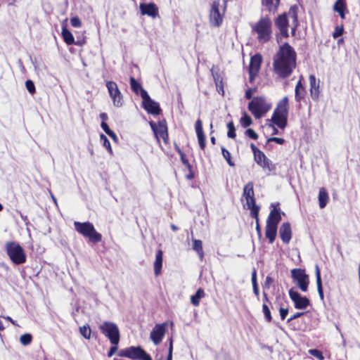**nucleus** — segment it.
<instances>
[{
	"mask_svg": "<svg viewBox=\"0 0 360 360\" xmlns=\"http://www.w3.org/2000/svg\"><path fill=\"white\" fill-rule=\"evenodd\" d=\"M297 54L292 46H280L273 58V71L280 79L290 76L296 68Z\"/></svg>",
	"mask_w": 360,
	"mask_h": 360,
	"instance_id": "1",
	"label": "nucleus"
},
{
	"mask_svg": "<svg viewBox=\"0 0 360 360\" xmlns=\"http://www.w3.org/2000/svg\"><path fill=\"white\" fill-rule=\"evenodd\" d=\"M251 281H252V285L257 284V272H256V271L255 269L253 270V271L252 273Z\"/></svg>",
	"mask_w": 360,
	"mask_h": 360,
	"instance_id": "58",
	"label": "nucleus"
},
{
	"mask_svg": "<svg viewBox=\"0 0 360 360\" xmlns=\"http://www.w3.org/2000/svg\"><path fill=\"white\" fill-rule=\"evenodd\" d=\"M130 85L131 90L136 94H140L141 96V92L143 90H145L143 89L142 86L139 82H138L134 77H130Z\"/></svg>",
	"mask_w": 360,
	"mask_h": 360,
	"instance_id": "35",
	"label": "nucleus"
},
{
	"mask_svg": "<svg viewBox=\"0 0 360 360\" xmlns=\"http://www.w3.org/2000/svg\"><path fill=\"white\" fill-rule=\"evenodd\" d=\"M308 352L318 360H324L323 353L317 349H311L308 351Z\"/></svg>",
	"mask_w": 360,
	"mask_h": 360,
	"instance_id": "43",
	"label": "nucleus"
},
{
	"mask_svg": "<svg viewBox=\"0 0 360 360\" xmlns=\"http://www.w3.org/2000/svg\"><path fill=\"white\" fill-rule=\"evenodd\" d=\"M273 282L274 279L271 276H267L265 278V281L263 285L264 288L269 289L271 284L273 283Z\"/></svg>",
	"mask_w": 360,
	"mask_h": 360,
	"instance_id": "55",
	"label": "nucleus"
},
{
	"mask_svg": "<svg viewBox=\"0 0 360 360\" xmlns=\"http://www.w3.org/2000/svg\"><path fill=\"white\" fill-rule=\"evenodd\" d=\"M101 127L107 134L112 131L105 122H102L101 124Z\"/></svg>",
	"mask_w": 360,
	"mask_h": 360,
	"instance_id": "57",
	"label": "nucleus"
},
{
	"mask_svg": "<svg viewBox=\"0 0 360 360\" xmlns=\"http://www.w3.org/2000/svg\"><path fill=\"white\" fill-rule=\"evenodd\" d=\"M100 117L102 119V122H105L108 120V115L105 112L101 113Z\"/></svg>",
	"mask_w": 360,
	"mask_h": 360,
	"instance_id": "64",
	"label": "nucleus"
},
{
	"mask_svg": "<svg viewBox=\"0 0 360 360\" xmlns=\"http://www.w3.org/2000/svg\"><path fill=\"white\" fill-rule=\"evenodd\" d=\"M32 341V335L30 333H25L20 338V342L22 345H28Z\"/></svg>",
	"mask_w": 360,
	"mask_h": 360,
	"instance_id": "40",
	"label": "nucleus"
},
{
	"mask_svg": "<svg viewBox=\"0 0 360 360\" xmlns=\"http://www.w3.org/2000/svg\"><path fill=\"white\" fill-rule=\"evenodd\" d=\"M288 98L283 97L278 103L271 117V122L278 128L283 129L288 124Z\"/></svg>",
	"mask_w": 360,
	"mask_h": 360,
	"instance_id": "3",
	"label": "nucleus"
},
{
	"mask_svg": "<svg viewBox=\"0 0 360 360\" xmlns=\"http://www.w3.org/2000/svg\"><path fill=\"white\" fill-rule=\"evenodd\" d=\"M250 216L252 218L255 219V222H256L255 229L257 231V233L259 237L260 238L262 236V229H261V226H260V224L259 222V214H257V217H255V215H250Z\"/></svg>",
	"mask_w": 360,
	"mask_h": 360,
	"instance_id": "47",
	"label": "nucleus"
},
{
	"mask_svg": "<svg viewBox=\"0 0 360 360\" xmlns=\"http://www.w3.org/2000/svg\"><path fill=\"white\" fill-rule=\"evenodd\" d=\"M269 304L263 303V304H262V312L264 314V319H265L266 321L268 322V323H270V322L272 321L273 318H272V316H271V313Z\"/></svg>",
	"mask_w": 360,
	"mask_h": 360,
	"instance_id": "37",
	"label": "nucleus"
},
{
	"mask_svg": "<svg viewBox=\"0 0 360 360\" xmlns=\"http://www.w3.org/2000/svg\"><path fill=\"white\" fill-rule=\"evenodd\" d=\"M304 312H296L292 316H291L289 319H287V323L290 326L292 324L293 320L302 316L304 315Z\"/></svg>",
	"mask_w": 360,
	"mask_h": 360,
	"instance_id": "50",
	"label": "nucleus"
},
{
	"mask_svg": "<svg viewBox=\"0 0 360 360\" xmlns=\"http://www.w3.org/2000/svg\"><path fill=\"white\" fill-rule=\"evenodd\" d=\"M195 129L199 143L202 150H205L206 147V137L202 129V122L200 119H198L195 124Z\"/></svg>",
	"mask_w": 360,
	"mask_h": 360,
	"instance_id": "21",
	"label": "nucleus"
},
{
	"mask_svg": "<svg viewBox=\"0 0 360 360\" xmlns=\"http://www.w3.org/2000/svg\"><path fill=\"white\" fill-rule=\"evenodd\" d=\"M74 227L77 232L87 238L89 241L94 243H98L102 240V235L96 230L94 224L89 221H75Z\"/></svg>",
	"mask_w": 360,
	"mask_h": 360,
	"instance_id": "4",
	"label": "nucleus"
},
{
	"mask_svg": "<svg viewBox=\"0 0 360 360\" xmlns=\"http://www.w3.org/2000/svg\"><path fill=\"white\" fill-rule=\"evenodd\" d=\"M118 349V345H112V347L110 348L108 352V356L111 357L113 356V354L117 351Z\"/></svg>",
	"mask_w": 360,
	"mask_h": 360,
	"instance_id": "56",
	"label": "nucleus"
},
{
	"mask_svg": "<svg viewBox=\"0 0 360 360\" xmlns=\"http://www.w3.org/2000/svg\"><path fill=\"white\" fill-rule=\"evenodd\" d=\"M251 150L254 155V160L264 170H267L269 172L276 170L275 165L269 159L264 153L259 150L254 143L250 144Z\"/></svg>",
	"mask_w": 360,
	"mask_h": 360,
	"instance_id": "11",
	"label": "nucleus"
},
{
	"mask_svg": "<svg viewBox=\"0 0 360 360\" xmlns=\"http://www.w3.org/2000/svg\"><path fill=\"white\" fill-rule=\"evenodd\" d=\"M291 277L297 286L302 291L307 292L309 284V276L302 269H293L290 271Z\"/></svg>",
	"mask_w": 360,
	"mask_h": 360,
	"instance_id": "14",
	"label": "nucleus"
},
{
	"mask_svg": "<svg viewBox=\"0 0 360 360\" xmlns=\"http://www.w3.org/2000/svg\"><path fill=\"white\" fill-rule=\"evenodd\" d=\"M167 325L166 322L155 324L150 332V338L155 345H159L162 342L166 333Z\"/></svg>",
	"mask_w": 360,
	"mask_h": 360,
	"instance_id": "19",
	"label": "nucleus"
},
{
	"mask_svg": "<svg viewBox=\"0 0 360 360\" xmlns=\"http://www.w3.org/2000/svg\"><path fill=\"white\" fill-rule=\"evenodd\" d=\"M118 355L131 360H152L151 356L141 347L131 346L121 349Z\"/></svg>",
	"mask_w": 360,
	"mask_h": 360,
	"instance_id": "10",
	"label": "nucleus"
},
{
	"mask_svg": "<svg viewBox=\"0 0 360 360\" xmlns=\"http://www.w3.org/2000/svg\"><path fill=\"white\" fill-rule=\"evenodd\" d=\"M315 274H316V285H317V290L319 292V295L320 297V299L321 300H324V295H323V285H322V281H321V271L319 269V266L318 264L315 266Z\"/></svg>",
	"mask_w": 360,
	"mask_h": 360,
	"instance_id": "30",
	"label": "nucleus"
},
{
	"mask_svg": "<svg viewBox=\"0 0 360 360\" xmlns=\"http://www.w3.org/2000/svg\"><path fill=\"white\" fill-rule=\"evenodd\" d=\"M289 297L297 309H304L310 305V301L307 297H302L298 292L291 288L288 291Z\"/></svg>",
	"mask_w": 360,
	"mask_h": 360,
	"instance_id": "17",
	"label": "nucleus"
},
{
	"mask_svg": "<svg viewBox=\"0 0 360 360\" xmlns=\"http://www.w3.org/2000/svg\"><path fill=\"white\" fill-rule=\"evenodd\" d=\"M245 134L253 140H257L258 139V134L252 129H248L245 131Z\"/></svg>",
	"mask_w": 360,
	"mask_h": 360,
	"instance_id": "49",
	"label": "nucleus"
},
{
	"mask_svg": "<svg viewBox=\"0 0 360 360\" xmlns=\"http://www.w3.org/2000/svg\"><path fill=\"white\" fill-rule=\"evenodd\" d=\"M318 198L320 208H324L329 200L328 193L325 188L322 187L319 189Z\"/></svg>",
	"mask_w": 360,
	"mask_h": 360,
	"instance_id": "31",
	"label": "nucleus"
},
{
	"mask_svg": "<svg viewBox=\"0 0 360 360\" xmlns=\"http://www.w3.org/2000/svg\"><path fill=\"white\" fill-rule=\"evenodd\" d=\"M252 289H253L254 294L258 297L259 295V290L258 284L253 285H252Z\"/></svg>",
	"mask_w": 360,
	"mask_h": 360,
	"instance_id": "61",
	"label": "nucleus"
},
{
	"mask_svg": "<svg viewBox=\"0 0 360 360\" xmlns=\"http://www.w3.org/2000/svg\"><path fill=\"white\" fill-rule=\"evenodd\" d=\"M267 142H275L278 144L283 145L285 143V140L283 138L271 137L267 139Z\"/></svg>",
	"mask_w": 360,
	"mask_h": 360,
	"instance_id": "52",
	"label": "nucleus"
},
{
	"mask_svg": "<svg viewBox=\"0 0 360 360\" xmlns=\"http://www.w3.org/2000/svg\"><path fill=\"white\" fill-rule=\"evenodd\" d=\"M101 332L109 339L112 345H118L120 333L118 326L113 322L104 321L99 326Z\"/></svg>",
	"mask_w": 360,
	"mask_h": 360,
	"instance_id": "12",
	"label": "nucleus"
},
{
	"mask_svg": "<svg viewBox=\"0 0 360 360\" xmlns=\"http://www.w3.org/2000/svg\"><path fill=\"white\" fill-rule=\"evenodd\" d=\"M228 132L227 136L231 139H235L236 136V129L233 122H230L227 124Z\"/></svg>",
	"mask_w": 360,
	"mask_h": 360,
	"instance_id": "41",
	"label": "nucleus"
},
{
	"mask_svg": "<svg viewBox=\"0 0 360 360\" xmlns=\"http://www.w3.org/2000/svg\"><path fill=\"white\" fill-rule=\"evenodd\" d=\"M307 91L304 86L302 79L300 78L296 84L295 88V100L300 103L306 96Z\"/></svg>",
	"mask_w": 360,
	"mask_h": 360,
	"instance_id": "26",
	"label": "nucleus"
},
{
	"mask_svg": "<svg viewBox=\"0 0 360 360\" xmlns=\"http://www.w3.org/2000/svg\"><path fill=\"white\" fill-rule=\"evenodd\" d=\"M333 10L339 13L342 19H345V11H347L346 0H337L333 6Z\"/></svg>",
	"mask_w": 360,
	"mask_h": 360,
	"instance_id": "28",
	"label": "nucleus"
},
{
	"mask_svg": "<svg viewBox=\"0 0 360 360\" xmlns=\"http://www.w3.org/2000/svg\"><path fill=\"white\" fill-rule=\"evenodd\" d=\"M243 198H244L246 201L247 209L250 210V214L257 217V215L259 214L260 207L256 205L252 182H248L244 186Z\"/></svg>",
	"mask_w": 360,
	"mask_h": 360,
	"instance_id": "8",
	"label": "nucleus"
},
{
	"mask_svg": "<svg viewBox=\"0 0 360 360\" xmlns=\"http://www.w3.org/2000/svg\"><path fill=\"white\" fill-rule=\"evenodd\" d=\"M141 98L143 99V108L148 113L153 115H158L161 114L162 109L160 107L159 103L152 100L146 90L142 91Z\"/></svg>",
	"mask_w": 360,
	"mask_h": 360,
	"instance_id": "15",
	"label": "nucleus"
},
{
	"mask_svg": "<svg viewBox=\"0 0 360 360\" xmlns=\"http://www.w3.org/2000/svg\"><path fill=\"white\" fill-rule=\"evenodd\" d=\"M5 250L13 264L19 265L26 262V253L18 243L15 241L7 242L5 245Z\"/></svg>",
	"mask_w": 360,
	"mask_h": 360,
	"instance_id": "6",
	"label": "nucleus"
},
{
	"mask_svg": "<svg viewBox=\"0 0 360 360\" xmlns=\"http://www.w3.org/2000/svg\"><path fill=\"white\" fill-rule=\"evenodd\" d=\"M240 123L243 127H247L252 124V120L246 112H244L243 116L240 118Z\"/></svg>",
	"mask_w": 360,
	"mask_h": 360,
	"instance_id": "42",
	"label": "nucleus"
},
{
	"mask_svg": "<svg viewBox=\"0 0 360 360\" xmlns=\"http://www.w3.org/2000/svg\"><path fill=\"white\" fill-rule=\"evenodd\" d=\"M192 241H193V245H192L193 250L196 252L200 259L202 260L204 258L205 254H204V250H203V248H202V240H200L199 239L193 238Z\"/></svg>",
	"mask_w": 360,
	"mask_h": 360,
	"instance_id": "32",
	"label": "nucleus"
},
{
	"mask_svg": "<svg viewBox=\"0 0 360 360\" xmlns=\"http://www.w3.org/2000/svg\"><path fill=\"white\" fill-rule=\"evenodd\" d=\"M180 155L181 161L183 164H187L188 162V160L186 158V155L184 153H181L179 154Z\"/></svg>",
	"mask_w": 360,
	"mask_h": 360,
	"instance_id": "60",
	"label": "nucleus"
},
{
	"mask_svg": "<svg viewBox=\"0 0 360 360\" xmlns=\"http://www.w3.org/2000/svg\"><path fill=\"white\" fill-rule=\"evenodd\" d=\"M296 11V6L291 7L288 14L283 13L278 15V18L276 19L275 25L279 31V32L276 33V34L278 44H281V45H289L288 42H282L281 41L283 38L288 37V18L292 20V26L291 28V34L292 36L295 35L296 28L298 25L297 15Z\"/></svg>",
	"mask_w": 360,
	"mask_h": 360,
	"instance_id": "2",
	"label": "nucleus"
},
{
	"mask_svg": "<svg viewBox=\"0 0 360 360\" xmlns=\"http://www.w3.org/2000/svg\"><path fill=\"white\" fill-rule=\"evenodd\" d=\"M193 178H194V173H193V171L192 169V170H190L189 171V174H188L186 175V179L191 180V179H192Z\"/></svg>",
	"mask_w": 360,
	"mask_h": 360,
	"instance_id": "63",
	"label": "nucleus"
},
{
	"mask_svg": "<svg viewBox=\"0 0 360 360\" xmlns=\"http://www.w3.org/2000/svg\"><path fill=\"white\" fill-rule=\"evenodd\" d=\"M70 23L74 27H79L82 25L80 19L77 16L72 17L70 19Z\"/></svg>",
	"mask_w": 360,
	"mask_h": 360,
	"instance_id": "51",
	"label": "nucleus"
},
{
	"mask_svg": "<svg viewBox=\"0 0 360 360\" xmlns=\"http://www.w3.org/2000/svg\"><path fill=\"white\" fill-rule=\"evenodd\" d=\"M163 262V252L161 249L156 251L155 259L153 263L154 274L156 276H159L162 273V267Z\"/></svg>",
	"mask_w": 360,
	"mask_h": 360,
	"instance_id": "24",
	"label": "nucleus"
},
{
	"mask_svg": "<svg viewBox=\"0 0 360 360\" xmlns=\"http://www.w3.org/2000/svg\"><path fill=\"white\" fill-rule=\"evenodd\" d=\"M139 8L142 15H147L153 18L158 15V8L153 3L140 4Z\"/></svg>",
	"mask_w": 360,
	"mask_h": 360,
	"instance_id": "23",
	"label": "nucleus"
},
{
	"mask_svg": "<svg viewBox=\"0 0 360 360\" xmlns=\"http://www.w3.org/2000/svg\"><path fill=\"white\" fill-rule=\"evenodd\" d=\"M62 36L68 45H71L74 42V37L72 33L66 27H63Z\"/></svg>",
	"mask_w": 360,
	"mask_h": 360,
	"instance_id": "36",
	"label": "nucleus"
},
{
	"mask_svg": "<svg viewBox=\"0 0 360 360\" xmlns=\"http://www.w3.org/2000/svg\"><path fill=\"white\" fill-rule=\"evenodd\" d=\"M342 32H343L342 28L339 29L338 27H336L335 31L333 33L334 38H337V37H340V35H342Z\"/></svg>",
	"mask_w": 360,
	"mask_h": 360,
	"instance_id": "59",
	"label": "nucleus"
},
{
	"mask_svg": "<svg viewBox=\"0 0 360 360\" xmlns=\"http://www.w3.org/2000/svg\"><path fill=\"white\" fill-rule=\"evenodd\" d=\"M263 300H264V303H266V304H271V302L268 297V295L266 292H263Z\"/></svg>",
	"mask_w": 360,
	"mask_h": 360,
	"instance_id": "62",
	"label": "nucleus"
},
{
	"mask_svg": "<svg viewBox=\"0 0 360 360\" xmlns=\"http://www.w3.org/2000/svg\"><path fill=\"white\" fill-rule=\"evenodd\" d=\"M172 352H173V340L172 338H169V346L168 349V355L167 360H172Z\"/></svg>",
	"mask_w": 360,
	"mask_h": 360,
	"instance_id": "53",
	"label": "nucleus"
},
{
	"mask_svg": "<svg viewBox=\"0 0 360 360\" xmlns=\"http://www.w3.org/2000/svg\"><path fill=\"white\" fill-rule=\"evenodd\" d=\"M79 333L85 339L89 340L91 338V330L89 325L79 327Z\"/></svg>",
	"mask_w": 360,
	"mask_h": 360,
	"instance_id": "39",
	"label": "nucleus"
},
{
	"mask_svg": "<svg viewBox=\"0 0 360 360\" xmlns=\"http://www.w3.org/2000/svg\"><path fill=\"white\" fill-rule=\"evenodd\" d=\"M149 124L153 130L155 137L158 143H160V139L163 140L165 144L169 143L167 124L165 120H160L158 122L150 121Z\"/></svg>",
	"mask_w": 360,
	"mask_h": 360,
	"instance_id": "13",
	"label": "nucleus"
},
{
	"mask_svg": "<svg viewBox=\"0 0 360 360\" xmlns=\"http://www.w3.org/2000/svg\"><path fill=\"white\" fill-rule=\"evenodd\" d=\"M100 138H101V140L103 142V146L105 148H106V149L108 150V151L110 154H112V148H111L110 143L109 140L108 139V138L104 134H101Z\"/></svg>",
	"mask_w": 360,
	"mask_h": 360,
	"instance_id": "44",
	"label": "nucleus"
},
{
	"mask_svg": "<svg viewBox=\"0 0 360 360\" xmlns=\"http://www.w3.org/2000/svg\"><path fill=\"white\" fill-rule=\"evenodd\" d=\"M262 63V56L257 53L251 57L249 67V82L253 83L255 77L258 75Z\"/></svg>",
	"mask_w": 360,
	"mask_h": 360,
	"instance_id": "18",
	"label": "nucleus"
},
{
	"mask_svg": "<svg viewBox=\"0 0 360 360\" xmlns=\"http://www.w3.org/2000/svg\"><path fill=\"white\" fill-rule=\"evenodd\" d=\"M281 220L280 208L274 207L270 211L266 220V224L278 226Z\"/></svg>",
	"mask_w": 360,
	"mask_h": 360,
	"instance_id": "25",
	"label": "nucleus"
},
{
	"mask_svg": "<svg viewBox=\"0 0 360 360\" xmlns=\"http://www.w3.org/2000/svg\"><path fill=\"white\" fill-rule=\"evenodd\" d=\"M226 1L221 4L220 0H214L210 12V22L212 25L219 27L222 23L223 16L226 10Z\"/></svg>",
	"mask_w": 360,
	"mask_h": 360,
	"instance_id": "9",
	"label": "nucleus"
},
{
	"mask_svg": "<svg viewBox=\"0 0 360 360\" xmlns=\"http://www.w3.org/2000/svg\"><path fill=\"white\" fill-rule=\"evenodd\" d=\"M280 0H262V4L269 12H275L279 5Z\"/></svg>",
	"mask_w": 360,
	"mask_h": 360,
	"instance_id": "34",
	"label": "nucleus"
},
{
	"mask_svg": "<svg viewBox=\"0 0 360 360\" xmlns=\"http://www.w3.org/2000/svg\"><path fill=\"white\" fill-rule=\"evenodd\" d=\"M279 236L285 244H288L292 238V229L289 222H283L279 228Z\"/></svg>",
	"mask_w": 360,
	"mask_h": 360,
	"instance_id": "22",
	"label": "nucleus"
},
{
	"mask_svg": "<svg viewBox=\"0 0 360 360\" xmlns=\"http://www.w3.org/2000/svg\"><path fill=\"white\" fill-rule=\"evenodd\" d=\"M252 32L257 34L259 43L268 42L271 34V21L267 17L262 18L257 23L252 25Z\"/></svg>",
	"mask_w": 360,
	"mask_h": 360,
	"instance_id": "5",
	"label": "nucleus"
},
{
	"mask_svg": "<svg viewBox=\"0 0 360 360\" xmlns=\"http://www.w3.org/2000/svg\"><path fill=\"white\" fill-rule=\"evenodd\" d=\"M106 87L113 105L115 107H121L123 104V97L117 83L113 81H108L106 82Z\"/></svg>",
	"mask_w": 360,
	"mask_h": 360,
	"instance_id": "16",
	"label": "nucleus"
},
{
	"mask_svg": "<svg viewBox=\"0 0 360 360\" xmlns=\"http://www.w3.org/2000/svg\"><path fill=\"white\" fill-rule=\"evenodd\" d=\"M25 86L27 90L31 94H34L36 92L35 85L34 82L28 79L25 82Z\"/></svg>",
	"mask_w": 360,
	"mask_h": 360,
	"instance_id": "45",
	"label": "nucleus"
},
{
	"mask_svg": "<svg viewBox=\"0 0 360 360\" xmlns=\"http://www.w3.org/2000/svg\"><path fill=\"white\" fill-rule=\"evenodd\" d=\"M221 149L222 155H223L224 158L226 160V161L227 162L228 165L231 167H234L235 163L232 160L230 152L226 148H225L224 146H222Z\"/></svg>",
	"mask_w": 360,
	"mask_h": 360,
	"instance_id": "38",
	"label": "nucleus"
},
{
	"mask_svg": "<svg viewBox=\"0 0 360 360\" xmlns=\"http://www.w3.org/2000/svg\"><path fill=\"white\" fill-rule=\"evenodd\" d=\"M257 88H249L245 91V96L246 99H251L252 98L253 94L257 91Z\"/></svg>",
	"mask_w": 360,
	"mask_h": 360,
	"instance_id": "48",
	"label": "nucleus"
},
{
	"mask_svg": "<svg viewBox=\"0 0 360 360\" xmlns=\"http://www.w3.org/2000/svg\"><path fill=\"white\" fill-rule=\"evenodd\" d=\"M172 352H173V340L172 338H169V346L168 349V355L167 360H172Z\"/></svg>",
	"mask_w": 360,
	"mask_h": 360,
	"instance_id": "54",
	"label": "nucleus"
},
{
	"mask_svg": "<svg viewBox=\"0 0 360 360\" xmlns=\"http://www.w3.org/2000/svg\"><path fill=\"white\" fill-rule=\"evenodd\" d=\"M205 292L202 288H198L195 295L191 297V302L195 307H198L201 298L205 297Z\"/></svg>",
	"mask_w": 360,
	"mask_h": 360,
	"instance_id": "33",
	"label": "nucleus"
},
{
	"mask_svg": "<svg viewBox=\"0 0 360 360\" xmlns=\"http://www.w3.org/2000/svg\"><path fill=\"white\" fill-rule=\"evenodd\" d=\"M270 108L271 105L266 102V98L263 96L254 97L248 103V110L257 119L264 116Z\"/></svg>",
	"mask_w": 360,
	"mask_h": 360,
	"instance_id": "7",
	"label": "nucleus"
},
{
	"mask_svg": "<svg viewBox=\"0 0 360 360\" xmlns=\"http://www.w3.org/2000/svg\"><path fill=\"white\" fill-rule=\"evenodd\" d=\"M212 73L217 90L219 94L223 96L224 94L223 77L219 72H214L213 70H212Z\"/></svg>",
	"mask_w": 360,
	"mask_h": 360,
	"instance_id": "29",
	"label": "nucleus"
},
{
	"mask_svg": "<svg viewBox=\"0 0 360 360\" xmlns=\"http://www.w3.org/2000/svg\"><path fill=\"white\" fill-rule=\"evenodd\" d=\"M278 226L266 224L265 236L269 243L272 244L276 238Z\"/></svg>",
	"mask_w": 360,
	"mask_h": 360,
	"instance_id": "27",
	"label": "nucleus"
},
{
	"mask_svg": "<svg viewBox=\"0 0 360 360\" xmlns=\"http://www.w3.org/2000/svg\"><path fill=\"white\" fill-rule=\"evenodd\" d=\"M309 84H310V96L314 101H318L321 94L320 89V81L316 80L314 75H310L309 76Z\"/></svg>",
	"mask_w": 360,
	"mask_h": 360,
	"instance_id": "20",
	"label": "nucleus"
},
{
	"mask_svg": "<svg viewBox=\"0 0 360 360\" xmlns=\"http://www.w3.org/2000/svg\"><path fill=\"white\" fill-rule=\"evenodd\" d=\"M289 310L288 307H283V304H281L279 307V314L281 316V319L282 321L285 320L288 314Z\"/></svg>",
	"mask_w": 360,
	"mask_h": 360,
	"instance_id": "46",
	"label": "nucleus"
}]
</instances>
